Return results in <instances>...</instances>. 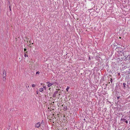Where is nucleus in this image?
I'll return each mask as SVG.
<instances>
[{
    "label": "nucleus",
    "mask_w": 130,
    "mask_h": 130,
    "mask_svg": "<svg viewBox=\"0 0 130 130\" xmlns=\"http://www.w3.org/2000/svg\"><path fill=\"white\" fill-rule=\"evenodd\" d=\"M6 74L5 70H4L3 71V74L2 75V77L3 80L4 81H5L6 80Z\"/></svg>",
    "instance_id": "f257e3e1"
},
{
    "label": "nucleus",
    "mask_w": 130,
    "mask_h": 130,
    "mask_svg": "<svg viewBox=\"0 0 130 130\" xmlns=\"http://www.w3.org/2000/svg\"><path fill=\"white\" fill-rule=\"evenodd\" d=\"M41 123L40 122H38L35 124V127L37 128H39L40 126Z\"/></svg>",
    "instance_id": "f03ea898"
},
{
    "label": "nucleus",
    "mask_w": 130,
    "mask_h": 130,
    "mask_svg": "<svg viewBox=\"0 0 130 130\" xmlns=\"http://www.w3.org/2000/svg\"><path fill=\"white\" fill-rule=\"evenodd\" d=\"M46 83L48 84L47 86L48 87H50L54 84V83L53 82L50 83L49 82H47Z\"/></svg>",
    "instance_id": "7ed1b4c3"
},
{
    "label": "nucleus",
    "mask_w": 130,
    "mask_h": 130,
    "mask_svg": "<svg viewBox=\"0 0 130 130\" xmlns=\"http://www.w3.org/2000/svg\"><path fill=\"white\" fill-rule=\"evenodd\" d=\"M127 119V117L126 116H125L123 117V116H122L121 117V121H124L126 120Z\"/></svg>",
    "instance_id": "20e7f679"
},
{
    "label": "nucleus",
    "mask_w": 130,
    "mask_h": 130,
    "mask_svg": "<svg viewBox=\"0 0 130 130\" xmlns=\"http://www.w3.org/2000/svg\"><path fill=\"white\" fill-rule=\"evenodd\" d=\"M58 91H56L54 92V93L53 95V97L54 98L56 97V94L58 93Z\"/></svg>",
    "instance_id": "39448f33"
},
{
    "label": "nucleus",
    "mask_w": 130,
    "mask_h": 130,
    "mask_svg": "<svg viewBox=\"0 0 130 130\" xmlns=\"http://www.w3.org/2000/svg\"><path fill=\"white\" fill-rule=\"evenodd\" d=\"M67 106H65L63 107V110L64 111L66 110L67 109Z\"/></svg>",
    "instance_id": "423d86ee"
},
{
    "label": "nucleus",
    "mask_w": 130,
    "mask_h": 130,
    "mask_svg": "<svg viewBox=\"0 0 130 130\" xmlns=\"http://www.w3.org/2000/svg\"><path fill=\"white\" fill-rule=\"evenodd\" d=\"M43 88H40L39 89V91L40 92H41L43 91Z\"/></svg>",
    "instance_id": "0eeeda50"
},
{
    "label": "nucleus",
    "mask_w": 130,
    "mask_h": 130,
    "mask_svg": "<svg viewBox=\"0 0 130 130\" xmlns=\"http://www.w3.org/2000/svg\"><path fill=\"white\" fill-rule=\"evenodd\" d=\"M27 53V52H25L24 53V56L25 57H28V55H26V54Z\"/></svg>",
    "instance_id": "6e6552de"
},
{
    "label": "nucleus",
    "mask_w": 130,
    "mask_h": 130,
    "mask_svg": "<svg viewBox=\"0 0 130 130\" xmlns=\"http://www.w3.org/2000/svg\"><path fill=\"white\" fill-rule=\"evenodd\" d=\"M123 87L124 88H125L126 87V84L125 83H123Z\"/></svg>",
    "instance_id": "1a4fd4ad"
},
{
    "label": "nucleus",
    "mask_w": 130,
    "mask_h": 130,
    "mask_svg": "<svg viewBox=\"0 0 130 130\" xmlns=\"http://www.w3.org/2000/svg\"><path fill=\"white\" fill-rule=\"evenodd\" d=\"M69 88H70L68 86L67 87V88L66 89V91H68V90L69 89Z\"/></svg>",
    "instance_id": "9d476101"
},
{
    "label": "nucleus",
    "mask_w": 130,
    "mask_h": 130,
    "mask_svg": "<svg viewBox=\"0 0 130 130\" xmlns=\"http://www.w3.org/2000/svg\"><path fill=\"white\" fill-rule=\"evenodd\" d=\"M40 74V72L39 71H37L36 72V74Z\"/></svg>",
    "instance_id": "9b49d317"
},
{
    "label": "nucleus",
    "mask_w": 130,
    "mask_h": 130,
    "mask_svg": "<svg viewBox=\"0 0 130 130\" xmlns=\"http://www.w3.org/2000/svg\"><path fill=\"white\" fill-rule=\"evenodd\" d=\"M26 88H27V89H28V88H29V86L28 85V84H27V85H26Z\"/></svg>",
    "instance_id": "f8f14e48"
},
{
    "label": "nucleus",
    "mask_w": 130,
    "mask_h": 130,
    "mask_svg": "<svg viewBox=\"0 0 130 130\" xmlns=\"http://www.w3.org/2000/svg\"><path fill=\"white\" fill-rule=\"evenodd\" d=\"M32 86V87H35V85L34 84H32L31 85Z\"/></svg>",
    "instance_id": "ddd939ff"
},
{
    "label": "nucleus",
    "mask_w": 130,
    "mask_h": 130,
    "mask_svg": "<svg viewBox=\"0 0 130 130\" xmlns=\"http://www.w3.org/2000/svg\"><path fill=\"white\" fill-rule=\"evenodd\" d=\"M125 122L126 123V124H127L128 123V121L127 120H125Z\"/></svg>",
    "instance_id": "4468645a"
},
{
    "label": "nucleus",
    "mask_w": 130,
    "mask_h": 130,
    "mask_svg": "<svg viewBox=\"0 0 130 130\" xmlns=\"http://www.w3.org/2000/svg\"><path fill=\"white\" fill-rule=\"evenodd\" d=\"M110 81L111 82V83H112V78H111V79L110 80Z\"/></svg>",
    "instance_id": "2eb2a0df"
},
{
    "label": "nucleus",
    "mask_w": 130,
    "mask_h": 130,
    "mask_svg": "<svg viewBox=\"0 0 130 130\" xmlns=\"http://www.w3.org/2000/svg\"><path fill=\"white\" fill-rule=\"evenodd\" d=\"M26 50H27V49H26V48H24V51H26Z\"/></svg>",
    "instance_id": "dca6fc26"
},
{
    "label": "nucleus",
    "mask_w": 130,
    "mask_h": 130,
    "mask_svg": "<svg viewBox=\"0 0 130 130\" xmlns=\"http://www.w3.org/2000/svg\"><path fill=\"white\" fill-rule=\"evenodd\" d=\"M43 88H44L45 89H46V86H44L43 87Z\"/></svg>",
    "instance_id": "f3484780"
},
{
    "label": "nucleus",
    "mask_w": 130,
    "mask_h": 130,
    "mask_svg": "<svg viewBox=\"0 0 130 130\" xmlns=\"http://www.w3.org/2000/svg\"><path fill=\"white\" fill-rule=\"evenodd\" d=\"M37 94H38V91H37Z\"/></svg>",
    "instance_id": "a211bd4d"
},
{
    "label": "nucleus",
    "mask_w": 130,
    "mask_h": 130,
    "mask_svg": "<svg viewBox=\"0 0 130 130\" xmlns=\"http://www.w3.org/2000/svg\"><path fill=\"white\" fill-rule=\"evenodd\" d=\"M43 122V120H42L41 123H42Z\"/></svg>",
    "instance_id": "6ab92c4d"
},
{
    "label": "nucleus",
    "mask_w": 130,
    "mask_h": 130,
    "mask_svg": "<svg viewBox=\"0 0 130 130\" xmlns=\"http://www.w3.org/2000/svg\"><path fill=\"white\" fill-rule=\"evenodd\" d=\"M117 98H118H118H119V97H117Z\"/></svg>",
    "instance_id": "aec40b11"
}]
</instances>
